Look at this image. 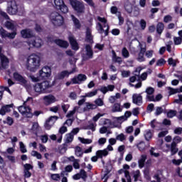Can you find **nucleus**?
<instances>
[{
    "mask_svg": "<svg viewBox=\"0 0 182 182\" xmlns=\"http://www.w3.org/2000/svg\"><path fill=\"white\" fill-rule=\"evenodd\" d=\"M39 129H41L39 124L38 122H33V125L31 127L32 132L36 133V132L39 131Z\"/></svg>",
    "mask_w": 182,
    "mask_h": 182,
    "instance_id": "42",
    "label": "nucleus"
},
{
    "mask_svg": "<svg viewBox=\"0 0 182 182\" xmlns=\"http://www.w3.org/2000/svg\"><path fill=\"white\" fill-rule=\"evenodd\" d=\"M78 140H80L82 144H90V143H92V139H90L78 137Z\"/></svg>",
    "mask_w": 182,
    "mask_h": 182,
    "instance_id": "47",
    "label": "nucleus"
},
{
    "mask_svg": "<svg viewBox=\"0 0 182 182\" xmlns=\"http://www.w3.org/2000/svg\"><path fill=\"white\" fill-rule=\"evenodd\" d=\"M109 154V151H107V149L104 150H99L96 152V155L99 159H102L103 156L105 157V156H107Z\"/></svg>",
    "mask_w": 182,
    "mask_h": 182,
    "instance_id": "27",
    "label": "nucleus"
},
{
    "mask_svg": "<svg viewBox=\"0 0 182 182\" xmlns=\"http://www.w3.org/2000/svg\"><path fill=\"white\" fill-rule=\"evenodd\" d=\"M15 36H16V32L14 31L12 33H7V37L9 39H15Z\"/></svg>",
    "mask_w": 182,
    "mask_h": 182,
    "instance_id": "62",
    "label": "nucleus"
},
{
    "mask_svg": "<svg viewBox=\"0 0 182 182\" xmlns=\"http://www.w3.org/2000/svg\"><path fill=\"white\" fill-rule=\"evenodd\" d=\"M55 43L60 48H68L69 46V43L67 41H64L62 40H55Z\"/></svg>",
    "mask_w": 182,
    "mask_h": 182,
    "instance_id": "32",
    "label": "nucleus"
},
{
    "mask_svg": "<svg viewBox=\"0 0 182 182\" xmlns=\"http://www.w3.org/2000/svg\"><path fill=\"white\" fill-rule=\"evenodd\" d=\"M19 146L21 153H26L28 151V150H26V148L25 147V144H23V142L20 141Z\"/></svg>",
    "mask_w": 182,
    "mask_h": 182,
    "instance_id": "55",
    "label": "nucleus"
},
{
    "mask_svg": "<svg viewBox=\"0 0 182 182\" xmlns=\"http://www.w3.org/2000/svg\"><path fill=\"white\" fill-rule=\"evenodd\" d=\"M120 93H117L115 96H111L109 99L110 103H114L117 99H120Z\"/></svg>",
    "mask_w": 182,
    "mask_h": 182,
    "instance_id": "41",
    "label": "nucleus"
},
{
    "mask_svg": "<svg viewBox=\"0 0 182 182\" xmlns=\"http://www.w3.org/2000/svg\"><path fill=\"white\" fill-rule=\"evenodd\" d=\"M132 102L134 105L140 106L143 103V97L140 94H134L132 95Z\"/></svg>",
    "mask_w": 182,
    "mask_h": 182,
    "instance_id": "15",
    "label": "nucleus"
},
{
    "mask_svg": "<svg viewBox=\"0 0 182 182\" xmlns=\"http://www.w3.org/2000/svg\"><path fill=\"white\" fill-rule=\"evenodd\" d=\"M41 66V57L36 54L29 55L26 60V68L30 72H36Z\"/></svg>",
    "mask_w": 182,
    "mask_h": 182,
    "instance_id": "1",
    "label": "nucleus"
},
{
    "mask_svg": "<svg viewBox=\"0 0 182 182\" xmlns=\"http://www.w3.org/2000/svg\"><path fill=\"white\" fill-rule=\"evenodd\" d=\"M147 160V155L143 154L141 156L140 159L138 161V164L139 168H143L144 167V163Z\"/></svg>",
    "mask_w": 182,
    "mask_h": 182,
    "instance_id": "25",
    "label": "nucleus"
},
{
    "mask_svg": "<svg viewBox=\"0 0 182 182\" xmlns=\"http://www.w3.org/2000/svg\"><path fill=\"white\" fill-rule=\"evenodd\" d=\"M31 156L33 157H36L38 160H41L42 159V154L41 153L36 151H31Z\"/></svg>",
    "mask_w": 182,
    "mask_h": 182,
    "instance_id": "46",
    "label": "nucleus"
},
{
    "mask_svg": "<svg viewBox=\"0 0 182 182\" xmlns=\"http://www.w3.org/2000/svg\"><path fill=\"white\" fill-rule=\"evenodd\" d=\"M5 25L7 29L14 31V29H15V26H16V23H15V21H6Z\"/></svg>",
    "mask_w": 182,
    "mask_h": 182,
    "instance_id": "30",
    "label": "nucleus"
},
{
    "mask_svg": "<svg viewBox=\"0 0 182 182\" xmlns=\"http://www.w3.org/2000/svg\"><path fill=\"white\" fill-rule=\"evenodd\" d=\"M116 140H119V141H124L126 140V136L124 134H119L116 136Z\"/></svg>",
    "mask_w": 182,
    "mask_h": 182,
    "instance_id": "57",
    "label": "nucleus"
},
{
    "mask_svg": "<svg viewBox=\"0 0 182 182\" xmlns=\"http://www.w3.org/2000/svg\"><path fill=\"white\" fill-rule=\"evenodd\" d=\"M96 95H97V90L86 93L85 97H93Z\"/></svg>",
    "mask_w": 182,
    "mask_h": 182,
    "instance_id": "50",
    "label": "nucleus"
},
{
    "mask_svg": "<svg viewBox=\"0 0 182 182\" xmlns=\"http://www.w3.org/2000/svg\"><path fill=\"white\" fill-rule=\"evenodd\" d=\"M52 73V70L50 67L46 66L43 67L39 72L38 75L40 79H48V77H50V74Z\"/></svg>",
    "mask_w": 182,
    "mask_h": 182,
    "instance_id": "9",
    "label": "nucleus"
},
{
    "mask_svg": "<svg viewBox=\"0 0 182 182\" xmlns=\"http://www.w3.org/2000/svg\"><path fill=\"white\" fill-rule=\"evenodd\" d=\"M29 100H32L31 97H28L26 102H24L23 105H21L18 107V112L23 116L24 117L31 118L33 117V114L32 113V109L29 106L26 105V102H29Z\"/></svg>",
    "mask_w": 182,
    "mask_h": 182,
    "instance_id": "3",
    "label": "nucleus"
},
{
    "mask_svg": "<svg viewBox=\"0 0 182 182\" xmlns=\"http://www.w3.org/2000/svg\"><path fill=\"white\" fill-rule=\"evenodd\" d=\"M112 60L113 62H115V63H119V65L122 64V62H123L122 58L118 57L114 51H113Z\"/></svg>",
    "mask_w": 182,
    "mask_h": 182,
    "instance_id": "35",
    "label": "nucleus"
},
{
    "mask_svg": "<svg viewBox=\"0 0 182 182\" xmlns=\"http://www.w3.org/2000/svg\"><path fill=\"white\" fill-rule=\"evenodd\" d=\"M54 4L56 9H60L63 14H68L69 11V9H68V6L65 5L63 0H54Z\"/></svg>",
    "mask_w": 182,
    "mask_h": 182,
    "instance_id": "10",
    "label": "nucleus"
},
{
    "mask_svg": "<svg viewBox=\"0 0 182 182\" xmlns=\"http://www.w3.org/2000/svg\"><path fill=\"white\" fill-rule=\"evenodd\" d=\"M137 147H138L139 151H144V150H146V147H147V146H146V144L144 141H141L137 144Z\"/></svg>",
    "mask_w": 182,
    "mask_h": 182,
    "instance_id": "43",
    "label": "nucleus"
},
{
    "mask_svg": "<svg viewBox=\"0 0 182 182\" xmlns=\"http://www.w3.org/2000/svg\"><path fill=\"white\" fill-rule=\"evenodd\" d=\"M118 173L119 174H122V173H124V176H125V178H127V181L126 179L124 178H122V182H132V178H130V173H129L128 171H124V169H120Z\"/></svg>",
    "mask_w": 182,
    "mask_h": 182,
    "instance_id": "18",
    "label": "nucleus"
},
{
    "mask_svg": "<svg viewBox=\"0 0 182 182\" xmlns=\"http://www.w3.org/2000/svg\"><path fill=\"white\" fill-rule=\"evenodd\" d=\"M145 92L146 93V100L148 96H153V93H154V89L151 87H149L146 89Z\"/></svg>",
    "mask_w": 182,
    "mask_h": 182,
    "instance_id": "39",
    "label": "nucleus"
},
{
    "mask_svg": "<svg viewBox=\"0 0 182 182\" xmlns=\"http://www.w3.org/2000/svg\"><path fill=\"white\" fill-rule=\"evenodd\" d=\"M18 4H16V1L10 0L7 4V12L9 15H16L18 14Z\"/></svg>",
    "mask_w": 182,
    "mask_h": 182,
    "instance_id": "5",
    "label": "nucleus"
},
{
    "mask_svg": "<svg viewBox=\"0 0 182 182\" xmlns=\"http://www.w3.org/2000/svg\"><path fill=\"white\" fill-rule=\"evenodd\" d=\"M70 4L78 14H83V12H85V5L80 1L77 0H70Z\"/></svg>",
    "mask_w": 182,
    "mask_h": 182,
    "instance_id": "7",
    "label": "nucleus"
},
{
    "mask_svg": "<svg viewBox=\"0 0 182 182\" xmlns=\"http://www.w3.org/2000/svg\"><path fill=\"white\" fill-rule=\"evenodd\" d=\"M69 75H70L69 71L64 70L58 73L56 76V78L58 79L59 80H61L62 79H65V77H69Z\"/></svg>",
    "mask_w": 182,
    "mask_h": 182,
    "instance_id": "26",
    "label": "nucleus"
},
{
    "mask_svg": "<svg viewBox=\"0 0 182 182\" xmlns=\"http://www.w3.org/2000/svg\"><path fill=\"white\" fill-rule=\"evenodd\" d=\"M59 117L58 116H51L46 121L44 124V127L46 130H50L52 129L53 124L56 123V120H58Z\"/></svg>",
    "mask_w": 182,
    "mask_h": 182,
    "instance_id": "11",
    "label": "nucleus"
},
{
    "mask_svg": "<svg viewBox=\"0 0 182 182\" xmlns=\"http://www.w3.org/2000/svg\"><path fill=\"white\" fill-rule=\"evenodd\" d=\"M50 19L55 26H61L63 23V17L58 12L51 13Z\"/></svg>",
    "mask_w": 182,
    "mask_h": 182,
    "instance_id": "4",
    "label": "nucleus"
},
{
    "mask_svg": "<svg viewBox=\"0 0 182 182\" xmlns=\"http://www.w3.org/2000/svg\"><path fill=\"white\" fill-rule=\"evenodd\" d=\"M122 55L123 58H125L126 59H127V58L130 56V53H129V50H127V48H126L125 47L123 48L122 50Z\"/></svg>",
    "mask_w": 182,
    "mask_h": 182,
    "instance_id": "45",
    "label": "nucleus"
},
{
    "mask_svg": "<svg viewBox=\"0 0 182 182\" xmlns=\"http://www.w3.org/2000/svg\"><path fill=\"white\" fill-rule=\"evenodd\" d=\"M162 99L163 95H161V94H158L156 97H154V95L147 97V100L149 102H160Z\"/></svg>",
    "mask_w": 182,
    "mask_h": 182,
    "instance_id": "23",
    "label": "nucleus"
},
{
    "mask_svg": "<svg viewBox=\"0 0 182 182\" xmlns=\"http://www.w3.org/2000/svg\"><path fill=\"white\" fill-rule=\"evenodd\" d=\"M177 114V111L176 110H169L168 112L167 113V117H169L170 119L174 117Z\"/></svg>",
    "mask_w": 182,
    "mask_h": 182,
    "instance_id": "51",
    "label": "nucleus"
},
{
    "mask_svg": "<svg viewBox=\"0 0 182 182\" xmlns=\"http://www.w3.org/2000/svg\"><path fill=\"white\" fill-rule=\"evenodd\" d=\"M26 43L29 46L28 49H31V48H41L43 45V41L41 38L35 37L28 40Z\"/></svg>",
    "mask_w": 182,
    "mask_h": 182,
    "instance_id": "6",
    "label": "nucleus"
},
{
    "mask_svg": "<svg viewBox=\"0 0 182 182\" xmlns=\"http://www.w3.org/2000/svg\"><path fill=\"white\" fill-rule=\"evenodd\" d=\"M173 42L175 45H181L182 38L181 37H174Z\"/></svg>",
    "mask_w": 182,
    "mask_h": 182,
    "instance_id": "59",
    "label": "nucleus"
},
{
    "mask_svg": "<svg viewBox=\"0 0 182 182\" xmlns=\"http://www.w3.org/2000/svg\"><path fill=\"white\" fill-rule=\"evenodd\" d=\"M87 80V76L85 74H79L77 76L71 79L73 85H80L82 82H85Z\"/></svg>",
    "mask_w": 182,
    "mask_h": 182,
    "instance_id": "12",
    "label": "nucleus"
},
{
    "mask_svg": "<svg viewBox=\"0 0 182 182\" xmlns=\"http://www.w3.org/2000/svg\"><path fill=\"white\" fill-rule=\"evenodd\" d=\"M43 100L46 106H49V105H52V103H55V102H56V97L52 95H48L47 96H44Z\"/></svg>",
    "mask_w": 182,
    "mask_h": 182,
    "instance_id": "14",
    "label": "nucleus"
},
{
    "mask_svg": "<svg viewBox=\"0 0 182 182\" xmlns=\"http://www.w3.org/2000/svg\"><path fill=\"white\" fill-rule=\"evenodd\" d=\"M182 139L180 136H176L173 138V141L172 143H174L175 145L178 144V143H181Z\"/></svg>",
    "mask_w": 182,
    "mask_h": 182,
    "instance_id": "61",
    "label": "nucleus"
},
{
    "mask_svg": "<svg viewBox=\"0 0 182 182\" xmlns=\"http://www.w3.org/2000/svg\"><path fill=\"white\" fill-rule=\"evenodd\" d=\"M0 60H1V67L3 68V69H6L9 63V60H8V58L5 55H0Z\"/></svg>",
    "mask_w": 182,
    "mask_h": 182,
    "instance_id": "20",
    "label": "nucleus"
},
{
    "mask_svg": "<svg viewBox=\"0 0 182 182\" xmlns=\"http://www.w3.org/2000/svg\"><path fill=\"white\" fill-rule=\"evenodd\" d=\"M13 77L16 80V82H19L21 85H26L28 83V80H26V79H25V77L18 72L14 73Z\"/></svg>",
    "mask_w": 182,
    "mask_h": 182,
    "instance_id": "13",
    "label": "nucleus"
},
{
    "mask_svg": "<svg viewBox=\"0 0 182 182\" xmlns=\"http://www.w3.org/2000/svg\"><path fill=\"white\" fill-rule=\"evenodd\" d=\"M124 9L128 14H132L133 12V5L130 1H126L124 4Z\"/></svg>",
    "mask_w": 182,
    "mask_h": 182,
    "instance_id": "28",
    "label": "nucleus"
},
{
    "mask_svg": "<svg viewBox=\"0 0 182 182\" xmlns=\"http://www.w3.org/2000/svg\"><path fill=\"white\" fill-rule=\"evenodd\" d=\"M178 151V148H177V145H175L174 143H171V156H174Z\"/></svg>",
    "mask_w": 182,
    "mask_h": 182,
    "instance_id": "38",
    "label": "nucleus"
},
{
    "mask_svg": "<svg viewBox=\"0 0 182 182\" xmlns=\"http://www.w3.org/2000/svg\"><path fill=\"white\" fill-rule=\"evenodd\" d=\"M13 107H14L13 104L3 106L0 109V114L1 116H5L6 113H9V112H11V109H12Z\"/></svg>",
    "mask_w": 182,
    "mask_h": 182,
    "instance_id": "16",
    "label": "nucleus"
},
{
    "mask_svg": "<svg viewBox=\"0 0 182 182\" xmlns=\"http://www.w3.org/2000/svg\"><path fill=\"white\" fill-rule=\"evenodd\" d=\"M139 177H140V171L136 170L134 172V181H137V180H139Z\"/></svg>",
    "mask_w": 182,
    "mask_h": 182,
    "instance_id": "60",
    "label": "nucleus"
},
{
    "mask_svg": "<svg viewBox=\"0 0 182 182\" xmlns=\"http://www.w3.org/2000/svg\"><path fill=\"white\" fill-rule=\"evenodd\" d=\"M167 90H168V94L170 95V96L171 95H176V93H180V90L174 89V88H172L171 87H168Z\"/></svg>",
    "mask_w": 182,
    "mask_h": 182,
    "instance_id": "40",
    "label": "nucleus"
},
{
    "mask_svg": "<svg viewBox=\"0 0 182 182\" xmlns=\"http://www.w3.org/2000/svg\"><path fill=\"white\" fill-rule=\"evenodd\" d=\"M21 36H23V38H33L34 34H33V31H32V30L31 29H24L22 30L21 32Z\"/></svg>",
    "mask_w": 182,
    "mask_h": 182,
    "instance_id": "17",
    "label": "nucleus"
},
{
    "mask_svg": "<svg viewBox=\"0 0 182 182\" xmlns=\"http://www.w3.org/2000/svg\"><path fill=\"white\" fill-rule=\"evenodd\" d=\"M49 82L44 81L41 83H37L34 86V90L37 93H43L46 89H49Z\"/></svg>",
    "mask_w": 182,
    "mask_h": 182,
    "instance_id": "8",
    "label": "nucleus"
},
{
    "mask_svg": "<svg viewBox=\"0 0 182 182\" xmlns=\"http://www.w3.org/2000/svg\"><path fill=\"white\" fill-rule=\"evenodd\" d=\"M164 31V23H158L156 25V32L159 35H161L163 33V31Z\"/></svg>",
    "mask_w": 182,
    "mask_h": 182,
    "instance_id": "33",
    "label": "nucleus"
},
{
    "mask_svg": "<svg viewBox=\"0 0 182 182\" xmlns=\"http://www.w3.org/2000/svg\"><path fill=\"white\" fill-rule=\"evenodd\" d=\"M4 154L5 157H6V159H8L9 160V161H11V163H15V161H16L15 156L7 155L6 152H4Z\"/></svg>",
    "mask_w": 182,
    "mask_h": 182,
    "instance_id": "58",
    "label": "nucleus"
},
{
    "mask_svg": "<svg viewBox=\"0 0 182 182\" xmlns=\"http://www.w3.org/2000/svg\"><path fill=\"white\" fill-rule=\"evenodd\" d=\"M85 50L87 58H92L93 56V50H92V47L90 45L85 46Z\"/></svg>",
    "mask_w": 182,
    "mask_h": 182,
    "instance_id": "37",
    "label": "nucleus"
},
{
    "mask_svg": "<svg viewBox=\"0 0 182 182\" xmlns=\"http://www.w3.org/2000/svg\"><path fill=\"white\" fill-rule=\"evenodd\" d=\"M100 92H102V93H103L104 95H106L107 92H113V90H114V85H109L107 87L104 86V87H102L100 89Z\"/></svg>",
    "mask_w": 182,
    "mask_h": 182,
    "instance_id": "22",
    "label": "nucleus"
},
{
    "mask_svg": "<svg viewBox=\"0 0 182 182\" xmlns=\"http://www.w3.org/2000/svg\"><path fill=\"white\" fill-rule=\"evenodd\" d=\"M0 35H1V38H6L8 36V31L1 28L0 30Z\"/></svg>",
    "mask_w": 182,
    "mask_h": 182,
    "instance_id": "64",
    "label": "nucleus"
},
{
    "mask_svg": "<svg viewBox=\"0 0 182 182\" xmlns=\"http://www.w3.org/2000/svg\"><path fill=\"white\" fill-rule=\"evenodd\" d=\"M69 41L72 46V49H73V50H77L79 49V44H77L76 39H75L73 36H70Z\"/></svg>",
    "mask_w": 182,
    "mask_h": 182,
    "instance_id": "21",
    "label": "nucleus"
},
{
    "mask_svg": "<svg viewBox=\"0 0 182 182\" xmlns=\"http://www.w3.org/2000/svg\"><path fill=\"white\" fill-rule=\"evenodd\" d=\"M97 20L100 22L97 24V29L99 33H101V35L104 33V36H107L109 35V25H107V21H106V18L102 17H97Z\"/></svg>",
    "mask_w": 182,
    "mask_h": 182,
    "instance_id": "2",
    "label": "nucleus"
},
{
    "mask_svg": "<svg viewBox=\"0 0 182 182\" xmlns=\"http://www.w3.org/2000/svg\"><path fill=\"white\" fill-rule=\"evenodd\" d=\"M85 41L89 43H93V36H92V30L90 28H87Z\"/></svg>",
    "mask_w": 182,
    "mask_h": 182,
    "instance_id": "24",
    "label": "nucleus"
},
{
    "mask_svg": "<svg viewBox=\"0 0 182 182\" xmlns=\"http://www.w3.org/2000/svg\"><path fill=\"white\" fill-rule=\"evenodd\" d=\"M164 65H166L164 58H161L156 61V66H163Z\"/></svg>",
    "mask_w": 182,
    "mask_h": 182,
    "instance_id": "53",
    "label": "nucleus"
},
{
    "mask_svg": "<svg viewBox=\"0 0 182 182\" xmlns=\"http://www.w3.org/2000/svg\"><path fill=\"white\" fill-rule=\"evenodd\" d=\"M68 132V127L65 126H63L60 128L58 133H60V139H58V143H60L62 141V134H64V133H66Z\"/></svg>",
    "mask_w": 182,
    "mask_h": 182,
    "instance_id": "34",
    "label": "nucleus"
},
{
    "mask_svg": "<svg viewBox=\"0 0 182 182\" xmlns=\"http://www.w3.org/2000/svg\"><path fill=\"white\" fill-rule=\"evenodd\" d=\"M80 163V160L79 159H74L73 166L75 170H78V168H80V165L79 164Z\"/></svg>",
    "mask_w": 182,
    "mask_h": 182,
    "instance_id": "48",
    "label": "nucleus"
},
{
    "mask_svg": "<svg viewBox=\"0 0 182 182\" xmlns=\"http://www.w3.org/2000/svg\"><path fill=\"white\" fill-rule=\"evenodd\" d=\"M144 136L145 137V139L149 141L153 137V133H151V131L150 129H147L144 131Z\"/></svg>",
    "mask_w": 182,
    "mask_h": 182,
    "instance_id": "36",
    "label": "nucleus"
},
{
    "mask_svg": "<svg viewBox=\"0 0 182 182\" xmlns=\"http://www.w3.org/2000/svg\"><path fill=\"white\" fill-rule=\"evenodd\" d=\"M73 139H75L73 134L70 133L66 134L65 137V143L66 144H69V143H72V141H73Z\"/></svg>",
    "mask_w": 182,
    "mask_h": 182,
    "instance_id": "29",
    "label": "nucleus"
},
{
    "mask_svg": "<svg viewBox=\"0 0 182 182\" xmlns=\"http://www.w3.org/2000/svg\"><path fill=\"white\" fill-rule=\"evenodd\" d=\"M144 53H146V48L141 47L140 52L138 54L137 60L138 62H144Z\"/></svg>",
    "mask_w": 182,
    "mask_h": 182,
    "instance_id": "19",
    "label": "nucleus"
},
{
    "mask_svg": "<svg viewBox=\"0 0 182 182\" xmlns=\"http://www.w3.org/2000/svg\"><path fill=\"white\" fill-rule=\"evenodd\" d=\"M75 156L77 157H82L83 156V152H82V148L80 146L75 147Z\"/></svg>",
    "mask_w": 182,
    "mask_h": 182,
    "instance_id": "44",
    "label": "nucleus"
},
{
    "mask_svg": "<svg viewBox=\"0 0 182 182\" xmlns=\"http://www.w3.org/2000/svg\"><path fill=\"white\" fill-rule=\"evenodd\" d=\"M112 112H122V108H120V104H119V103L114 104L112 107Z\"/></svg>",
    "mask_w": 182,
    "mask_h": 182,
    "instance_id": "49",
    "label": "nucleus"
},
{
    "mask_svg": "<svg viewBox=\"0 0 182 182\" xmlns=\"http://www.w3.org/2000/svg\"><path fill=\"white\" fill-rule=\"evenodd\" d=\"M168 65L173 66V68H176V66L177 65V60L171 58H168Z\"/></svg>",
    "mask_w": 182,
    "mask_h": 182,
    "instance_id": "52",
    "label": "nucleus"
},
{
    "mask_svg": "<svg viewBox=\"0 0 182 182\" xmlns=\"http://www.w3.org/2000/svg\"><path fill=\"white\" fill-rule=\"evenodd\" d=\"M51 178L54 180V181H59V180H60V175L59 173L51 174Z\"/></svg>",
    "mask_w": 182,
    "mask_h": 182,
    "instance_id": "54",
    "label": "nucleus"
},
{
    "mask_svg": "<svg viewBox=\"0 0 182 182\" xmlns=\"http://www.w3.org/2000/svg\"><path fill=\"white\" fill-rule=\"evenodd\" d=\"M121 75H122V77H129V76H130V71L122 70L121 72Z\"/></svg>",
    "mask_w": 182,
    "mask_h": 182,
    "instance_id": "63",
    "label": "nucleus"
},
{
    "mask_svg": "<svg viewBox=\"0 0 182 182\" xmlns=\"http://www.w3.org/2000/svg\"><path fill=\"white\" fill-rule=\"evenodd\" d=\"M71 18H72L73 22L74 23L75 28H76V29H80L81 25H80V21H79V19H77L73 15H71Z\"/></svg>",
    "mask_w": 182,
    "mask_h": 182,
    "instance_id": "31",
    "label": "nucleus"
},
{
    "mask_svg": "<svg viewBox=\"0 0 182 182\" xmlns=\"http://www.w3.org/2000/svg\"><path fill=\"white\" fill-rule=\"evenodd\" d=\"M4 123H6L9 126H12L14 124V119L11 117H8L6 121H4Z\"/></svg>",
    "mask_w": 182,
    "mask_h": 182,
    "instance_id": "56",
    "label": "nucleus"
}]
</instances>
